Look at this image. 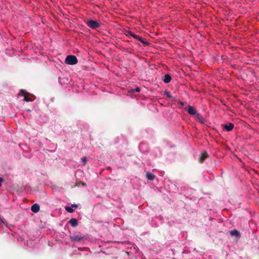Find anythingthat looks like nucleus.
<instances>
[{"mask_svg":"<svg viewBox=\"0 0 259 259\" xmlns=\"http://www.w3.org/2000/svg\"><path fill=\"white\" fill-rule=\"evenodd\" d=\"M223 127L225 128L226 131L229 132L231 131L233 128H234V125L233 123L230 122L228 124H225L223 125Z\"/></svg>","mask_w":259,"mask_h":259,"instance_id":"9","label":"nucleus"},{"mask_svg":"<svg viewBox=\"0 0 259 259\" xmlns=\"http://www.w3.org/2000/svg\"><path fill=\"white\" fill-rule=\"evenodd\" d=\"M81 184L83 186H87L86 184L85 183H84V182H81Z\"/></svg>","mask_w":259,"mask_h":259,"instance_id":"23","label":"nucleus"},{"mask_svg":"<svg viewBox=\"0 0 259 259\" xmlns=\"http://www.w3.org/2000/svg\"><path fill=\"white\" fill-rule=\"evenodd\" d=\"M20 94L24 96V100L25 101L29 102L32 101V100L30 99V98L27 96L29 94L26 93L25 90H21L20 91Z\"/></svg>","mask_w":259,"mask_h":259,"instance_id":"6","label":"nucleus"},{"mask_svg":"<svg viewBox=\"0 0 259 259\" xmlns=\"http://www.w3.org/2000/svg\"><path fill=\"white\" fill-rule=\"evenodd\" d=\"M135 34L133 33L132 31H126V35L127 36H131L132 37H133V35H134Z\"/></svg>","mask_w":259,"mask_h":259,"instance_id":"16","label":"nucleus"},{"mask_svg":"<svg viewBox=\"0 0 259 259\" xmlns=\"http://www.w3.org/2000/svg\"><path fill=\"white\" fill-rule=\"evenodd\" d=\"M87 25L92 29H96L101 27V23L96 20H89L87 23Z\"/></svg>","mask_w":259,"mask_h":259,"instance_id":"2","label":"nucleus"},{"mask_svg":"<svg viewBox=\"0 0 259 259\" xmlns=\"http://www.w3.org/2000/svg\"><path fill=\"white\" fill-rule=\"evenodd\" d=\"M77 59L74 55H68L66 57L65 62L67 64L73 65L77 63Z\"/></svg>","mask_w":259,"mask_h":259,"instance_id":"1","label":"nucleus"},{"mask_svg":"<svg viewBox=\"0 0 259 259\" xmlns=\"http://www.w3.org/2000/svg\"><path fill=\"white\" fill-rule=\"evenodd\" d=\"M69 222L72 227H75L78 225V221L77 219L72 218L69 220Z\"/></svg>","mask_w":259,"mask_h":259,"instance_id":"11","label":"nucleus"},{"mask_svg":"<svg viewBox=\"0 0 259 259\" xmlns=\"http://www.w3.org/2000/svg\"><path fill=\"white\" fill-rule=\"evenodd\" d=\"M133 37L140 41L145 46H147L149 45V43L147 41H146L145 39L142 38L139 35L134 34L133 35Z\"/></svg>","mask_w":259,"mask_h":259,"instance_id":"3","label":"nucleus"},{"mask_svg":"<svg viewBox=\"0 0 259 259\" xmlns=\"http://www.w3.org/2000/svg\"><path fill=\"white\" fill-rule=\"evenodd\" d=\"M71 206L72 207H75V208H77L78 207V205L77 204H72Z\"/></svg>","mask_w":259,"mask_h":259,"instance_id":"21","label":"nucleus"},{"mask_svg":"<svg viewBox=\"0 0 259 259\" xmlns=\"http://www.w3.org/2000/svg\"><path fill=\"white\" fill-rule=\"evenodd\" d=\"M40 209L39 205L36 203L32 205L31 210L32 212L36 213L39 211Z\"/></svg>","mask_w":259,"mask_h":259,"instance_id":"10","label":"nucleus"},{"mask_svg":"<svg viewBox=\"0 0 259 259\" xmlns=\"http://www.w3.org/2000/svg\"><path fill=\"white\" fill-rule=\"evenodd\" d=\"M146 178L150 181H153L155 178V176L151 172H147L146 174Z\"/></svg>","mask_w":259,"mask_h":259,"instance_id":"12","label":"nucleus"},{"mask_svg":"<svg viewBox=\"0 0 259 259\" xmlns=\"http://www.w3.org/2000/svg\"><path fill=\"white\" fill-rule=\"evenodd\" d=\"M171 79V76L169 74H165L164 76L163 81L166 83H169Z\"/></svg>","mask_w":259,"mask_h":259,"instance_id":"13","label":"nucleus"},{"mask_svg":"<svg viewBox=\"0 0 259 259\" xmlns=\"http://www.w3.org/2000/svg\"><path fill=\"white\" fill-rule=\"evenodd\" d=\"M71 241H74V242H79L81 240H83L84 237H82L80 235H70V236Z\"/></svg>","mask_w":259,"mask_h":259,"instance_id":"4","label":"nucleus"},{"mask_svg":"<svg viewBox=\"0 0 259 259\" xmlns=\"http://www.w3.org/2000/svg\"><path fill=\"white\" fill-rule=\"evenodd\" d=\"M81 160L83 163V165H85L87 161V158L86 157H83L81 158Z\"/></svg>","mask_w":259,"mask_h":259,"instance_id":"18","label":"nucleus"},{"mask_svg":"<svg viewBox=\"0 0 259 259\" xmlns=\"http://www.w3.org/2000/svg\"><path fill=\"white\" fill-rule=\"evenodd\" d=\"M194 116L196 120H198L199 122L202 123H204L205 119L200 114L197 113Z\"/></svg>","mask_w":259,"mask_h":259,"instance_id":"8","label":"nucleus"},{"mask_svg":"<svg viewBox=\"0 0 259 259\" xmlns=\"http://www.w3.org/2000/svg\"><path fill=\"white\" fill-rule=\"evenodd\" d=\"M3 182V179L0 177V186L2 185V183Z\"/></svg>","mask_w":259,"mask_h":259,"instance_id":"22","label":"nucleus"},{"mask_svg":"<svg viewBox=\"0 0 259 259\" xmlns=\"http://www.w3.org/2000/svg\"><path fill=\"white\" fill-rule=\"evenodd\" d=\"M179 103L182 106H184L185 105V103L184 102L180 101H179Z\"/></svg>","mask_w":259,"mask_h":259,"instance_id":"19","label":"nucleus"},{"mask_svg":"<svg viewBox=\"0 0 259 259\" xmlns=\"http://www.w3.org/2000/svg\"><path fill=\"white\" fill-rule=\"evenodd\" d=\"M230 234L232 235V236H238L240 234V233L239 232V231H238L237 230H232L230 232Z\"/></svg>","mask_w":259,"mask_h":259,"instance_id":"14","label":"nucleus"},{"mask_svg":"<svg viewBox=\"0 0 259 259\" xmlns=\"http://www.w3.org/2000/svg\"><path fill=\"white\" fill-rule=\"evenodd\" d=\"M65 209L67 211L70 213L73 212L74 211V209L69 206H66Z\"/></svg>","mask_w":259,"mask_h":259,"instance_id":"15","label":"nucleus"},{"mask_svg":"<svg viewBox=\"0 0 259 259\" xmlns=\"http://www.w3.org/2000/svg\"><path fill=\"white\" fill-rule=\"evenodd\" d=\"M208 157V153L206 151H204L202 153H201V155L200 156V157L198 159V161L200 163H203L204 161V160Z\"/></svg>","mask_w":259,"mask_h":259,"instance_id":"5","label":"nucleus"},{"mask_svg":"<svg viewBox=\"0 0 259 259\" xmlns=\"http://www.w3.org/2000/svg\"><path fill=\"white\" fill-rule=\"evenodd\" d=\"M187 112L190 115L193 116L197 113L196 110L191 106H188Z\"/></svg>","mask_w":259,"mask_h":259,"instance_id":"7","label":"nucleus"},{"mask_svg":"<svg viewBox=\"0 0 259 259\" xmlns=\"http://www.w3.org/2000/svg\"><path fill=\"white\" fill-rule=\"evenodd\" d=\"M164 94H165V95H166V96H167V97L170 98H172V96L171 95V94H170V92L166 91V92H165V93H164Z\"/></svg>","mask_w":259,"mask_h":259,"instance_id":"17","label":"nucleus"},{"mask_svg":"<svg viewBox=\"0 0 259 259\" xmlns=\"http://www.w3.org/2000/svg\"><path fill=\"white\" fill-rule=\"evenodd\" d=\"M135 91L137 92H139L140 91V89L139 88L137 87L135 89Z\"/></svg>","mask_w":259,"mask_h":259,"instance_id":"20","label":"nucleus"}]
</instances>
